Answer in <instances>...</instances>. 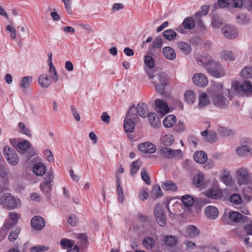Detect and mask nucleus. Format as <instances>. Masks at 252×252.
I'll return each mask as SVG.
<instances>
[{"label":"nucleus","mask_w":252,"mask_h":252,"mask_svg":"<svg viewBox=\"0 0 252 252\" xmlns=\"http://www.w3.org/2000/svg\"><path fill=\"white\" fill-rule=\"evenodd\" d=\"M204 179V175L202 172H198L193 178V183L197 187L203 185Z\"/></svg>","instance_id":"37998d69"},{"label":"nucleus","mask_w":252,"mask_h":252,"mask_svg":"<svg viewBox=\"0 0 252 252\" xmlns=\"http://www.w3.org/2000/svg\"><path fill=\"white\" fill-rule=\"evenodd\" d=\"M0 177L5 182L8 181V169L2 165H0Z\"/></svg>","instance_id":"09e8293b"},{"label":"nucleus","mask_w":252,"mask_h":252,"mask_svg":"<svg viewBox=\"0 0 252 252\" xmlns=\"http://www.w3.org/2000/svg\"><path fill=\"white\" fill-rule=\"evenodd\" d=\"M177 47L181 52L185 55H188L191 51V46L189 43L185 42H178Z\"/></svg>","instance_id":"5701e85b"},{"label":"nucleus","mask_w":252,"mask_h":252,"mask_svg":"<svg viewBox=\"0 0 252 252\" xmlns=\"http://www.w3.org/2000/svg\"><path fill=\"white\" fill-rule=\"evenodd\" d=\"M192 80L194 85L200 87L205 86L208 83L207 77L201 73L195 74L192 77Z\"/></svg>","instance_id":"2eb2a0df"},{"label":"nucleus","mask_w":252,"mask_h":252,"mask_svg":"<svg viewBox=\"0 0 252 252\" xmlns=\"http://www.w3.org/2000/svg\"><path fill=\"white\" fill-rule=\"evenodd\" d=\"M174 141V138L172 135L166 134L162 136L161 139L162 143L166 146H171Z\"/></svg>","instance_id":"58836bf2"},{"label":"nucleus","mask_w":252,"mask_h":252,"mask_svg":"<svg viewBox=\"0 0 252 252\" xmlns=\"http://www.w3.org/2000/svg\"><path fill=\"white\" fill-rule=\"evenodd\" d=\"M67 222L71 226H76L78 224L79 221L77 217L75 215H69L67 218Z\"/></svg>","instance_id":"603ef678"},{"label":"nucleus","mask_w":252,"mask_h":252,"mask_svg":"<svg viewBox=\"0 0 252 252\" xmlns=\"http://www.w3.org/2000/svg\"><path fill=\"white\" fill-rule=\"evenodd\" d=\"M155 105L157 111L164 115L168 113L169 108L167 105L166 102L163 99H157L155 100Z\"/></svg>","instance_id":"f8f14e48"},{"label":"nucleus","mask_w":252,"mask_h":252,"mask_svg":"<svg viewBox=\"0 0 252 252\" xmlns=\"http://www.w3.org/2000/svg\"><path fill=\"white\" fill-rule=\"evenodd\" d=\"M162 54L167 60L173 61L176 58V54L174 50L170 46H166L162 48Z\"/></svg>","instance_id":"f3484780"},{"label":"nucleus","mask_w":252,"mask_h":252,"mask_svg":"<svg viewBox=\"0 0 252 252\" xmlns=\"http://www.w3.org/2000/svg\"><path fill=\"white\" fill-rule=\"evenodd\" d=\"M136 108L137 114L142 118H146L149 114V110L146 104L139 103Z\"/></svg>","instance_id":"a211bd4d"},{"label":"nucleus","mask_w":252,"mask_h":252,"mask_svg":"<svg viewBox=\"0 0 252 252\" xmlns=\"http://www.w3.org/2000/svg\"><path fill=\"white\" fill-rule=\"evenodd\" d=\"M116 176L117 182V190L119 194V200L121 203H123L124 200V195L123 193V189L120 185L121 180L120 178L119 177L118 172L116 173Z\"/></svg>","instance_id":"473e14b6"},{"label":"nucleus","mask_w":252,"mask_h":252,"mask_svg":"<svg viewBox=\"0 0 252 252\" xmlns=\"http://www.w3.org/2000/svg\"><path fill=\"white\" fill-rule=\"evenodd\" d=\"M76 238L78 240L77 245L80 246L81 249H85L88 243V237L85 233H80L77 235Z\"/></svg>","instance_id":"7c9ffc66"},{"label":"nucleus","mask_w":252,"mask_h":252,"mask_svg":"<svg viewBox=\"0 0 252 252\" xmlns=\"http://www.w3.org/2000/svg\"><path fill=\"white\" fill-rule=\"evenodd\" d=\"M136 111V108L134 105L130 106L126 112L125 118L134 120L135 122L139 120V119L137 116V114L135 112Z\"/></svg>","instance_id":"b1692460"},{"label":"nucleus","mask_w":252,"mask_h":252,"mask_svg":"<svg viewBox=\"0 0 252 252\" xmlns=\"http://www.w3.org/2000/svg\"><path fill=\"white\" fill-rule=\"evenodd\" d=\"M3 153L7 162L11 165H16L19 162V158L16 151L9 146L3 147Z\"/></svg>","instance_id":"6e6552de"},{"label":"nucleus","mask_w":252,"mask_h":252,"mask_svg":"<svg viewBox=\"0 0 252 252\" xmlns=\"http://www.w3.org/2000/svg\"><path fill=\"white\" fill-rule=\"evenodd\" d=\"M144 63L147 67V68L152 69L155 65V62L153 57L149 55H146L145 56Z\"/></svg>","instance_id":"8fccbe9b"},{"label":"nucleus","mask_w":252,"mask_h":252,"mask_svg":"<svg viewBox=\"0 0 252 252\" xmlns=\"http://www.w3.org/2000/svg\"><path fill=\"white\" fill-rule=\"evenodd\" d=\"M205 212L207 217L211 220L216 219L219 215L218 209L213 206L207 207L205 208Z\"/></svg>","instance_id":"6ab92c4d"},{"label":"nucleus","mask_w":252,"mask_h":252,"mask_svg":"<svg viewBox=\"0 0 252 252\" xmlns=\"http://www.w3.org/2000/svg\"><path fill=\"white\" fill-rule=\"evenodd\" d=\"M21 230V229L19 227H17L14 229L12 230L8 236L9 240L10 242H14L17 239Z\"/></svg>","instance_id":"c03bdc74"},{"label":"nucleus","mask_w":252,"mask_h":252,"mask_svg":"<svg viewBox=\"0 0 252 252\" xmlns=\"http://www.w3.org/2000/svg\"><path fill=\"white\" fill-rule=\"evenodd\" d=\"M149 196V193L147 189H142L139 193L138 198L141 201L146 200Z\"/></svg>","instance_id":"338daca9"},{"label":"nucleus","mask_w":252,"mask_h":252,"mask_svg":"<svg viewBox=\"0 0 252 252\" xmlns=\"http://www.w3.org/2000/svg\"><path fill=\"white\" fill-rule=\"evenodd\" d=\"M185 101L189 104H192L195 99V94L191 90H188L185 92L184 94Z\"/></svg>","instance_id":"c9c22d12"},{"label":"nucleus","mask_w":252,"mask_h":252,"mask_svg":"<svg viewBox=\"0 0 252 252\" xmlns=\"http://www.w3.org/2000/svg\"><path fill=\"white\" fill-rule=\"evenodd\" d=\"M221 31L224 36L228 39H234L238 35L237 29L231 25H227L223 27Z\"/></svg>","instance_id":"9d476101"},{"label":"nucleus","mask_w":252,"mask_h":252,"mask_svg":"<svg viewBox=\"0 0 252 252\" xmlns=\"http://www.w3.org/2000/svg\"><path fill=\"white\" fill-rule=\"evenodd\" d=\"M6 29L10 32L11 38L12 39H15L17 36V32L16 29L11 25L6 26Z\"/></svg>","instance_id":"774afa93"},{"label":"nucleus","mask_w":252,"mask_h":252,"mask_svg":"<svg viewBox=\"0 0 252 252\" xmlns=\"http://www.w3.org/2000/svg\"><path fill=\"white\" fill-rule=\"evenodd\" d=\"M46 170L45 165L41 162L36 163L32 168V171L34 174L39 176L44 175L46 172Z\"/></svg>","instance_id":"412c9836"},{"label":"nucleus","mask_w":252,"mask_h":252,"mask_svg":"<svg viewBox=\"0 0 252 252\" xmlns=\"http://www.w3.org/2000/svg\"><path fill=\"white\" fill-rule=\"evenodd\" d=\"M176 118L173 115L167 116L163 121V125L166 127H171L176 122Z\"/></svg>","instance_id":"2f4dec72"},{"label":"nucleus","mask_w":252,"mask_h":252,"mask_svg":"<svg viewBox=\"0 0 252 252\" xmlns=\"http://www.w3.org/2000/svg\"><path fill=\"white\" fill-rule=\"evenodd\" d=\"M158 153L166 158H177L181 159L183 157V154L181 150H172V149L164 147L158 150Z\"/></svg>","instance_id":"423d86ee"},{"label":"nucleus","mask_w":252,"mask_h":252,"mask_svg":"<svg viewBox=\"0 0 252 252\" xmlns=\"http://www.w3.org/2000/svg\"><path fill=\"white\" fill-rule=\"evenodd\" d=\"M236 152L240 156H248L250 153V149L247 146H242L236 149Z\"/></svg>","instance_id":"de8ad7c7"},{"label":"nucleus","mask_w":252,"mask_h":252,"mask_svg":"<svg viewBox=\"0 0 252 252\" xmlns=\"http://www.w3.org/2000/svg\"><path fill=\"white\" fill-rule=\"evenodd\" d=\"M9 220L3 224V226L7 229H9L18 221L20 215L14 212H9L8 214Z\"/></svg>","instance_id":"9b49d317"},{"label":"nucleus","mask_w":252,"mask_h":252,"mask_svg":"<svg viewBox=\"0 0 252 252\" xmlns=\"http://www.w3.org/2000/svg\"><path fill=\"white\" fill-rule=\"evenodd\" d=\"M161 187L163 189L165 190H171V191H176L177 189V187L175 183L171 181H166L164 182L162 185Z\"/></svg>","instance_id":"f704fd0d"},{"label":"nucleus","mask_w":252,"mask_h":252,"mask_svg":"<svg viewBox=\"0 0 252 252\" xmlns=\"http://www.w3.org/2000/svg\"><path fill=\"white\" fill-rule=\"evenodd\" d=\"M182 201L185 206L189 207L193 205L194 200L191 196L187 194L182 196Z\"/></svg>","instance_id":"49530a36"},{"label":"nucleus","mask_w":252,"mask_h":252,"mask_svg":"<svg viewBox=\"0 0 252 252\" xmlns=\"http://www.w3.org/2000/svg\"><path fill=\"white\" fill-rule=\"evenodd\" d=\"M199 229L194 225H189L187 227V236L190 238H194L199 234Z\"/></svg>","instance_id":"bb28decb"},{"label":"nucleus","mask_w":252,"mask_h":252,"mask_svg":"<svg viewBox=\"0 0 252 252\" xmlns=\"http://www.w3.org/2000/svg\"><path fill=\"white\" fill-rule=\"evenodd\" d=\"M19 149L26 151L31 148V144L28 140H24L19 142L18 144Z\"/></svg>","instance_id":"864d4df0"},{"label":"nucleus","mask_w":252,"mask_h":252,"mask_svg":"<svg viewBox=\"0 0 252 252\" xmlns=\"http://www.w3.org/2000/svg\"><path fill=\"white\" fill-rule=\"evenodd\" d=\"M239 23L241 24H246L250 20V18L245 14L241 13L237 15L236 17Z\"/></svg>","instance_id":"5fc2aeb1"},{"label":"nucleus","mask_w":252,"mask_h":252,"mask_svg":"<svg viewBox=\"0 0 252 252\" xmlns=\"http://www.w3.org/2000/svg\"><path fill=\"white\" fill-rule=\"evenodd\" d=\"M236 179L237 183L239 185H246L251 181V174L248 168L241 167L237 170Z\"/></svg>","instance_id":"20e7f679"},{"label":"nucleus","mask_w":252,"mask_h":252,"mask_svg":"<svg viewBox=\"0 0 252 252\" xmlns=\"http://www.w3.org/2000/svg\"><path fill=\"white\" fill-rule=\"evenodd\" d=\"M32 77L31 76H26L22 78L19 85L23 91L30 87L32 82Z\"/></svg>","instance_id":"c85d7f7f"},{"label":"nucleus","mask_w":252,"mask_h":252,"mask_svg":"<svg viewBox=\"0 0 252 252\" xmlns=\"http://www.w3.org/2000/svg\"><path fill=\"white\" fill-rule=\"evenodd\" d=\"M163 41L160 37H157L152 43V46L149 47V50L152 51L153 48H160L162 46Z\"/></svg>","instance_id":"a18cd8bd"},{"label":"nucleus","mask_w":252,"mask_h":252,"mask_svg":"<svg viewBox=\"0 0 252 252\" xmlns=\"http://www.w3.org/2000/svg\"><path fill=\"white\" fill-rule=\"evenodd\" d=\"M177 239L174 236L168 235L165 237L164 242L167 245L172 246L176 244Z\"/></svg>","instance_id":"6e6d98bb"},{"label":"nucleus","mask_w":252,"mask_h":252,"mask_svg":"<svg viewBox=\"0 0 252 252\" xmlns=\"http://www.w3.org/2000/svg\"><path fill=\"white\" fill-rule=\"evenodd\" d=\"M194 160L200 164L205 163L207 160V154L203 151L196 152L193 156Z\"/></svg>","instance_id":"4be33fe9"},{"label":"nucleus","mask_w":252,"mask_h":252,"mask_svg":"<svg viewBox=\"0 0 252 252\" xmlns=\"http://www.w3.org/2000/svg\"><path fill=\"white\" fill-rule=\"evenodd\" d=\"M221 179L223 183L225 185H231L232 184V181L229 171L226 170L222 171Z\"/></svg>","instance_id":"4c0bfd02"},{"label":"nucleus","mask_w":252,"mask_h":252,"mask_svg":"<svg viewBox=\"0 0 252 252\" xmlns=\"http://www.w3.org/2000/svg\"><path fill=\"white\" fill-rule=\"evenodd\" d=\"M163 35L165 39L171 41L174 40L176 37L177 34L173 30L169 29L164 31Z\"/></svg>","instance_id":"a19ab883"},{"label":"nucleus","mask_w":252,"mask_h":252,"mask_svg":"<svg viewBox=\"0 0 252 252\" xmlns=\"http://www.w3.org/2000/svg\"><path fill=\"white\" fill-rule=\"evenodd\" d=\"M40 189L46 194H49L52 189V185L50 183L43 182L40 185Z\"/></svg>","instance_id":"13d9d810"},{"label":"nucleus","mask_w":252,"mask_h":252,"mask_svg":"<svg viewBox=\"0 0 252 252\" xmlns=\"http://www.w3.org/2000/svg\"><path fill=\"white\" fill-rule=\"evenodd\" d=\"M229 219L235 222H239L243 220V215L238 212H230L228 215Z\"/></svg>","instance_id":"72a5a7b5"},{"label":"nucleus","mask_w":252,"mask_h":252,"mask_svg":"<svg viewBox=\"0 0 252 252\" xmlns=\"http://www.w3.org/2000/svg\"><path fill=\"white\" fill-rule=\"evenodd\" d=\"M124 127L126 132H131L135 127V121L134 120L126 119L124 122Z\"/></svg>","instance_id":"cd10ccee"},{"label":"nucleus","mask_w":252,"mask_h":252,"mask_svg":"<svg viewBox=\"0 0 252 252\" xmlns=\"http://www.w3.org/2000/svg\"><path fill=\"white\" fill-rule=\"evenodd\" d=\"M198 63L204 67L212 76L220 78L225 75L226 71L221 64L215 61L208 54L202 56L197 60Z\"/></svg>","instance_id":"f257e3e1"},{"label":"nucleus","mask_w":252,"mask_h":252,"mask_svg":"<svg viewBox=\"0 0 252 252\" xmlns=\"http://www.w3.org/2000/svg\"><path fill=\"white\" fill-rule=\"evenodd\" d=\"M154 240L150 237H145L143 241V244L144 247L148 250H152L155 245Z\"/></svg>","instance_id":"79ce46f5"},{"label":"nucleus","mask_w":252,"mask_h":252,"mask_svg":"<svg viewBox=\"0 0 252 252\" xmlns=\"http://www.w3.org/2000/svg\"><path fill=\"white\" fill-rule=\"evenodd\" d=\"M49 248L44 246H36L30 249L31 252H44Z\"/></svg>","instance_id":"69168bd1"},{"label":"nucleus","mask_w":252,"mask_h":252,"mask_svg":"<svg viewBox=\"0 0 252 252\" xmlns=\"http://www.w3.org/2000/svg\"><path fill=\"white\" fill-rule=\"evenodd\" d=\"M217 138V134L216 132L210 131L209 134H208L207 137L205 138V140L209 142L213 143L216 141Z\"/></svg>","instance_id":"052dcab7"},{"label":"nucleus","mask_w":252,"mask_h":252,"mask_svg":"<svg viewBox=\"0 0 252 252\" xmlns=\"http://www.w3.org/2000/svg\"><path fill=\"white\" fill-rule=\"evenodd\" d=\"M230 201L235 205H238L241 202V198L237 193L233 194L230 197Z\"/></svg>","instance_id":"680f3d73"},{"label":"nucleus","mask_w":252,"mask_h":252,"mask_svg":"<svg viewBox=\"0 0 252 252\" xmlns=\"http://www.w3.org/2000/svg\"><path fill=\"white\" fill-rule=\"evenodd\" d=\"M210 103L209 98L204 93H202L199 96V103L198 107L199 108H203Z\"/></svg>","instance_id":"a878e982"},{"label":"nucleus","mask_w":252,"mask_h":252,"mask_svg":"<svg viewBox=\"0 0 252 252\" xmlns=\"http://www.w3.org/2000/svg\"><path fill=\"white\" fill-rule=\"evenodd\" d=\"M231 89L237 93L242 92L246 95H252V86L250 81H246L242 84L238 81L233 82Z\"/></svg>","instance_id":"39448f33"},{"label":"nucleus","mask_w":252,"mask_h":252,"mask_svg":"<svg viewBox=\"0 0 252 252\" xmlns=\"http://www.w3.org/2000/svg\"><path fill=\"white\" fill-rule=\"evenodd\" d=\"M38 83L42 88H48L52 84L51 80L46 74H42L38 77Z\"/></svg>","instance_id":"aec40b11"},{"label":"nucleus","mask_w":252,"mask_h":252,"mask_svg":"<svg viewBox=\"0 0 252 252\" xmlns=\"http://www.w3.org/2000/svg\"><path fill=\"white\" fill-rule=\"evenodd\" d=\"M31 223L33 229L36 230H41L44 227L45 221L43 218L36 216L32 218Z\"/></svg>","instance_id":"4468645a"},{"label":"nucleus","mask_w":252,"mask_h":252,"mask_svg":"<svg viewBox=\"0 0 252 252\" xmlns=\"http://www.w3.org/2000/svg\"><path fill=\"white\" fill-rule=\"evenodd\" d=\"M220 57L224 61L232 62L235 60L234 54L232 51L223 50L220 53Z\"/></svg>","instance_id":"c756f323"},{"label":"nucleus","mask_w":252,"mask_h":252,"mask_svg":"<svg viewBox=\"0 0 252 252\" xmlns=\"http://www.w3.org/2000/svg\"><path fill=\"white\" fill-rule=\"evenodd\" d=\"M0 204L9 210L16 208L20 205V201L11 193H5L0 195Z\"/></svg>","instance_id":"7ed1b4c3"},{"label":"nucleus","mask_w":252,"mask_h":252,"mask_svg":"<svg viewBox=\"0 0 252 252\" xmlns=\"http://www.w3.org/2000/svg\"><path fill=\"white\" fill-rule=\"evenodd\" d=\"M138 149L142 153L151 154L155 152L156 147L153 143L146 142L139 144Z\"/></svg>","instance_id":"ddd939ff"},{"label":"nucleus","mask_w":252,"mask_h":252,"mask_svg":"<svg viewBox=\"0 0 252 252\" xmlns=\"http://www.w3.org/2000/svg\"><path fill=\"white\" fill-rule=\"evenodd\" d=\"M152 193V194L155 197H160L162 195V191L160 189V188L159 186H158V185L154 186L153 187Z\"/></svg>","instance_id":"e2e57ef3"},{"label":"nucleus","mask_w":252,"mask_h":252,"mask_svg":"<svg viewBox=\"0 0 252 252\" xmlns=\"http://www.w3.org/2000/svg\"><path fill=\"white\" fill-rule=\"evenodd\" d=\"M18 126L20 129V132L30 137L32 135L31 133L30 130L25 126V125L24 123L20 122L19 123Z\"/></svg>","instance_id":"0e129e2a"},{"label":"nucleus","mask_w":252,"mask_h":252,"mask_svg":"<svg viewBox=\"0 0 252 252\" xmlns=\"http://www.w3.org/2000/svg\"><path fill=\"white\" fill-rule=\"evenodd\" d=\"M60 245L63 249H67L73 247L74 245V241L72 240L63 238L60 241Z\"/></svg>","instance_id":"ea45409f"},{"label":"nucleus","mask_w":252,"mask_h":252,"mask_svg":"<svg viewBox=\"0 0 252 252\" xmlns=\"http://www.w3.org/2000/svg\"><path fill=\"white\" fill-rule=\"evenodd\" d=\"M184 28L187 30H191L194 28L195 23L193 19L191 17L185 18L182 23Z\"/></svg>","instance_id":"e433bc0d"},{"label":"nucleus","mask_w":252,"mask_h":252,"mask_svg":"<svg viewBox=\"0 0 252 252\" xmlns=\"http://www.w3.org/2000/svg\"><path fill=\"white\" fill-rule=\"evenodd\" d=\"M158 79L159 82V84L156 83L155 82H153V83L155 84V88L157 91L162 94L164 91V88L168 85L169 79L167 75L163 72H160L158 74Z\"/></svg>","instance_id":"1a4fd4ad"},{"label":"nucleus","mask_w":252,"mask_h":252,"mask_svg":"<svg viewBox=\"0 0 252 252\" xmlns=\"http://www.w3.org/2000/svg\"><path fill=\"white\" fill-rule=\"evenodd\" d=\"M154 217L158 224L161 226H164L167 221V217L165 210L161 205L157 204L154 210Z\"/></svg>","instance_id":"0eeeda50"},{"label":"nucleus","mask_w":252,"mask_h":252,"mask_svg":"<svg viewBox=\"0 0 252 252\" xmlns=\"http://www.w3.org/2000/svg\"><path fill=\"white\" fill-rule=\"evenodd\" d=\"M149 120L151 126L153 127H158L160 125L158 117L155 113H149Z\"/></svg>","instance_id":"393cba45"},{"label":"nucleus","mask_w":252,"mask_h":252,"mask_svg":"<svg viewBox=\"0 0 252 252\" xmlns=\"http://www.w3.org/2000/svg\"><path fill=\"white\" fill-rule=\"evenodd\" d=\"M223 87L220 83H214L210 91L211 96L214 104L220 107L226 106L229 101L223 95Z\"/></svg>","instance_id":"f03ea898"},{"label":"nucleus","mask_w":252,"mask_h":252,"mask_svg":"<svg viewBox=\"0 0 252 252\" xmlns=\"http://www.w3.org/2000/svg\"><path fill=\"white\" fill-rule=\"evenodd\" d=\"M218 131L220 134L224 136H230L234 133L232 130L220 126H219Z\"/></svg>","instance_id":"3c124183"},{"label":"nucleus","mask_w":252,"mask_h":252,"mask_svg":"<svg viewBox=\"0 0 252 252\" xmlns=\"http://www.w3.org/2000/svg\"><path fill=\"white\" fill-rule=\"evenodd\" d=\"M222 191L218 187L216 186L210 189L206 192V196L213 199H218L221 197Z\"/></svg>","instance_id":"dca6fc26"},{"label":"nucleus","mask_w":252,"mask_h":252,"mask_svg":"<svg viewBox=\"0 0 252 252\" xmlns=\"http://www.w3.org/2000/svg\"><path fill=\"white\" fill-rule=\"evenodd\" d=\"M241 75L244 78H252V67H246L241 71Z\"/></svg>","instance_id":"4d7b16f0"},{"label":"nucleus","mask_w":252,"mask_h":252,"mask_svg":"<svg viewBox=\"0 0 252 252\" xmlns=\"http://www.w3.org/2000/svg\"><path fill=\"white\" fill-rule=\"evenodd\" d=\"M140 161L139 160L133 161L130 166V174L132 176L135 174L139 169Z\"/></svg>","instance_id":"bf43d9fd"}]
</instances>
